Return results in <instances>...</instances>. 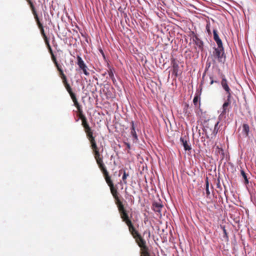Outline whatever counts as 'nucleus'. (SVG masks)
<instances>
[{
	"instance_id": "nucleus-1",
	"label": "nucleus",
	"mask_w": 256,
	"mask_h": 256,
	"mask_svg": "<svg viewBox=\"0 0 256 256\" xmlns=\"http://www.w3.org/2000/svg\"><path fill=\"white\" fill-rule=\"evenodd\" d=\"M90 142L91 144L92 148V149L94 153V158L98 164L99 166V168L103 167L102 160L100 156L99 150L97 147L96 142H95V140L92 139V140L90 141Z\"/></svg>"
},
{
	"instance_id": "nucleus-2",
	"label": "nucleus",
	"mask_w": 256,
	"mask_h": 256,
	"mask_svg": "<svg viewBox=\"0 0 256 256\" xmlns=\"http://www.w3.org/2000/svg\"><path fill=\"white\" fill-rule=\"evenodd\" d=\"M138 246L141 248V256H150L148 252V248L146 246V242L144 240L139 234L134 238Z\"/></svg>"
},
{
	"instance_id": "nucleus-3",
	"label": "nucleus",
	"mask_w": 256,
	"mask_h": 256,
	"mask_svg": "<svg viewBox=\"0 0 256 256\" xmlns=\"http://www.w3.org/2000/svg\"><path fill=\"white\" fill-rule=\"evenodd\" d=\"M28 3L30 4V6L32 8V13L34 15V18L37 22V24L38 25V26L39 27V28L40 29V31H41V33L42 34V35L43 36L46 38V36L44 32V28L42 27V24L39 21V18H38V14L36 12V11L35 10V9H34V7L32 3V2H31V0H26Z\"/></svg>"
},
{
	"instance_id": "nucleus-4",
	"label": "nucleus",
	"mask_w": 256,
	"mask_h": 256,
	"mask_svg": "<svg viewBox=\"0 0 256 256\" xmlns=\"http://www.w3.org/2000/svg\"><path fill=\"white\" fill-rule=\"evenodd\" d=\"M230 99L227 98L226 100L222 104V111L218 116L220 120H222L226 118V113L228 111V106L230 104Z\"/></svg>"
},
{
	"instance_id": "nucleus-5",
	"label": "nucleus",
	"mask_w": 256,
	"mask_h": 256,
	"mask_svg": "<svg viewBox=\"0 0 256 256\" xmlns=\"http://www.w3.org/2000/svg\"><path fill=\"white\" fill-rule=\"evenodd\" d=\"M77 64L79 68L82 70L84 74L86 76H88L90 74L88 72V68L82 60V58L80 56H77Z\"/></svg>"
},
{
	"instance_id": "nucleus-6",
	"label": "nucleus",
	"mask_w": 256,
	"mask_h": 256,
	"mask_svg": "<svg viewBox=\"0 0 256 256\" xmlns=\"http://www.w3.org/2000/svg\"><path fill=\"white\" fill-rule=\"evenodd\" d=\"M221 85L223 89L225 90L226 94H228L227 98L230 99L231 98V90L228 85V82L224 76H223L221 81Z\"/></svg>"
},
{
	"instance_id": "nucleus-7",
	"label": "nucleus",
	"mask_w": 256,
	"mask_h": 256,
	"mask_svg": "<svg viewBox=\"0 0 256 256\" xmlns=\"http://www.w3.org/2000/svg\"><path fill=\"white\" fill-rule=\"evenodd\" d=\"M214 54L216 56V57L218 58L219 62H223L224 61V60H223L224 50L222 46L220 47L218 46V48H215Z\"/></svg>"
},
{
	"instance_id": "nucleus-8",
	"label": "nucleus",
	"mask_w": 256,
	"mask_h": 256,
	"mask_svg": "<svg viewBox=\"0 0 256 256\" xmlns=\"http://www.w3.org/2000/svg\"><path fill=\"white\" fill-rule=\"evenodd\" d=\"M101 170L102 171L104 176H105V180L106 182V183L108 184L110 187H112V186H114L113 183L110 179V178L108 175V172L106 170V168L104 167V165L103 164V167L100 168Z\"/></svg>"
},
{
	"instance_id": "nucleus-9",
	"label": "nucleus",
	"mask_w": 256,
	"mask_h": 256,
	"mask_svg": "<svg viewBox=\"0 0 256 256\" xmlns=\"http://www.w3.org/2000/svg\"><path fill=\"white\" fill-rule=\"evenodd\" d=\"M56 65L57 66L58 70L60 72V74L62 76V78L64 80V84H65V87H66L67 91L68 92V93H70V92H72V89H71V88H70V84H68V82H66V77L65 75L64 74L62 70V69L60 68H59V66H58L57 63L56 62Z\"/></svg>"
},
{
	"instance_id": "nucleus-10",
	"label": "nucleus",
	"mask_w": 256,
	"mask_h": 256,
	"mask_svg": "<svg viewBox=\"0 0 256 256\" xmlns=\"http://www.w3.org/2000/svg\"><path fill=\"white\" fill-rule=\"evenodd\" d=\"M126 224L128 226L129 231L130 234L134 238H136V236H138L139 234L132 226L131 221H128Z\"/></svg>"
},
{
	"instance_id": "nucleus-11",
	"label": "nucleus",
	"mask_w": 256,
	"mask_h": 256,
	"mask_svg": "<svg viewBox=\"0 0 256 256\" xmlns=\"http://www.w3.org/2000/svg\"><path fill=\"white\" fill-rule=\"evenodd\" d=\"M84 128H85L86 132V134L87 136L89 139V140L90 141L92 140V139H94V138L92 136V132L88 125L86 124L84 125Z\"/></svg>"
},
{
	"instance_id": "nucleus-12",
	"label": "nucleus",
	"mask_w": 256,
	"mask_h": 256,
	"mask_svg": "<svg viewBox=\"0 0 256 256\" xmlns=\"http://www.w3.org/2000/svg\"><path fill=\"white\" fill-rule=\"evenodd\" d=\"M131 134L133 138V142H137L138 140V136L136 134L134 124V122H131Z\"/></svg>"
},
{
	"instance_id": "nucleus-13",
	"label": "nucleus",
	"mask_w": 256,
	"mask_h": 256,
	"mask_svg": "<svg viewBox=\"0 0 256 256\" xmlns=\"http://www.w3.org/2000/svg\"><path fill=\"white\" fill-rule=\"evenodd\" d=\"M213 33H214V39L216 41V42L218 45V46L220 47V46H222V43L221 40L220 39V38L218 36V35L217 33V30H214Z\"/></svg>"
},
{
	"instance_id": "nucleus-14",
	"label": "nucleus",
	"mask_w": 256,
	"mask_h": 256,
	"mask_svg": "<svg viewBox=\"0 0 256 256\" xmlns=\"http://www.w3.org/2000/svg\"><path fill=\"white\" fill-rule=\"evenodd\" d=\"M162 205L160 202H154L153 204V210L154 212L160 213L161 212Z\"/></svg>"
},
{
	"instance_id": "nucleus-15",
	"label": "nucleus",
	"mask_w": 256,
	"mask_h": 256,
	"mask_svg": "<svg viewBox=\"0 0 256 256\" xmlns=\"http://www.w3.org/2000/svg\"><path fill=\"white\" fill-rule=\"evenodd\" d=\"M250 132V128L248 124L242 125V133L244 136L246 137L248 136Z\"/></svg>"
},
{
	"instance_id": "nucleus-16",
	"label": "nucleus",
	"mask_w": 256,
	"mask_h": 256,
	"mask_svg": "<svg viewBox=\"0 0 256 256\" xmlns=\"http://www.w3.org/2000/svg\"><path fill=\"white\" fill-rule=\"evenodd\" d=\"M120 216L121 218L122 219L123 221L125 222L126 224H127L128 221H130L128 219V216L126 212L124 210H120Z\"/></svg>"
},
{
	"instance_id": "nucleus-17",
	"label": "nucleus",
	"mask_w": 256,
	"mask_h": 256,
	"mask_svg": "<svg viewBox=\"0 0 256 256\" xmlns=\"http://www.w3.org/2000/svg\"><path fill=\"white\" fill-rule=\"evenodd\" d=\"M180 140L182 142L183 146L186 150H190L191 149L190 146L188 144L186 140H184V138H180Z\"/></svg>"
},
{
	"instance_id": "nucleus-18",
	"label": "nucleus",
	"mask_w": 256,
	"mask_h": 256,
	"mask_svg": "<svg viewBox=\"0 0 256 256\" xmlns=\"http://www.w3.org/2000/svg\"><path fill=\"white\" fill-rule=\"evenodd\" d=\"M195 43L196 45L200 49H202L203 48V42L200 38L197 37H196Z\"/></svg>"
},
{
	"instance_id": "nucleus-19",
	"label": "nucleus",
	"mask_w": 256,
	"mask_h": 256,
	"mask_svg": "<svg viewBox=\"0 0 256 256\" xmlns=\"http://www.w3.org/2000/svg\"><path fill=\"white\" fill-rule=\"evenodd\" d=\"M110 190L111 193L112 194L114 198H116V200H118V196H117L118 192H117L116 190L114 188V186L110 187Z\"/></svg>"
},
{
	"instance_id": "nucleus-20",
	"label": "nucleus",
	"mask_w": 256,
	"mask_h": 256,
	"mask_svg": "<svg viewBox=\"0 0 256 256\" xmlns=\"http://www.w3.org/2000/svg\"><path fill=\"white\" fill-rule=\"evenodd\" d=\"M129 176L128 174L126 173L125 170H124L123 176H122V180L123 183L125 184H127L126 178Z\"/></svg>"
},
{
	"instance_id": "nucleus-21",
	"label": "nucleus",
	"mask_w": 256,
	"mask_h": 256,
	"mask_svg": "<svg viewBox=\"0 0 256 256\" xmlns=\"http://www.w3.org/2000/svg\"><path fill=\"white\" fill-rule=\"evenodd\" d=\"M240 173H241V174H242V176L243 178H244V180L245 183H246V184H248V178H247L246 174L244 172V170H241V171H240Z\"/></svg>"
},
{
	"instance_id": "nucleus-22",
	"label": "nucleus",
	"mask_w": 256,
	"mask_h": 256,
	"mask_svg": "<svg viewBox=\"0 0 256 256\" xmlns=\"http://www.w3.org/2000/svg\"><path fill=\"white\" fill-rule=\"evenodd\" d=\"M74 105L76 107V108L79 110H80V104L77 101V100H74Z\"/></svg>"
},
{
	"instance_id": "nucleus-23",
	"label": "nucleus",
	"mask_w": 256,
	"mask_h": 256,
	"mask_svg": "<svg viewBox=\"0 0 256 256\" xmlns=\"http://www.w3.org/2000/svg\"><path fill=\"white\" fill-rule=\"evenodd\" d=\"M69 94H70V97H71V98H72V100L73 101L74 100H76V97L75 94L72 92H70Z\"/></svg>"
},
{
	"instance_id": "nucleus-24",
	"label": "nucleus",
	"mask_w": 256,
	"mask_h": 256,
	"mask_svg": "<svg viewBox=\"0 0 256 256\" xmlns=\"http://www.w3.org/2000/svg\"><path fill=\"white\" fill-rule=\"evenodd\" d=\"M206 192L208 195L210 194V192L208 189V182H206Z\"/></svg>"
},
{
	"instance_id": "nucleus-25",
	"label": "nucleus",
	"mask_w": 256,
	"mask_h": 256,
	"mask_svg": "<svg viewBox=\"0 0 256 256\" xmlns=\"http://www.w3.org/2000/svg\"><path fill=\"white\" fill-rule=\"evenodd\" d=\"M108 74H109V76L112 79L114 76V74L112 70L108 72Z\"/></svg>"
},
{
	"instance_id": "nucleus-26",
	"label": "nucleus",
	"mask_w": 256,
	"mask_h": 256,
	"mask_svg": "<svg viewBox=\"0 0 256 256\" xmlns=\"http://www.w3.org/2000/svg\"><path fill=\"white\" fill-rule=\"evenodd\" d=\"M218 124V122H217L214 126V132H216V133L217 132V130H216V127H217Z\"/></svg>"
},
{
	"instance_id": "nucleus-27",
	"label": "nucleus",
	"mask_w": 256,
	"mask_h": 256,
	"mask_svg": "<svg viewBox=\"0 0 256 256\" xmlns=\"http://www.w3.org/2000/svg\"><path fill=\"white\" fill-rule=\"evenodd\" d=\"M126 147L128 148V149L130 148V145L129 143H126Z\"/></svg>"
},
{
	"instance_id": "nucleus-28",
	"label": "nucleus",
	"mask_w": 256,
	"mask_h": 256,
	"mask_svg": "<svg viewBox=\"0 0 256 256\" xmlns=\"http://www.w3.org/2000/svg\"><path fill=\"white\" fill-rule=\"evenodd\" d=\"M210 78L211 79V81H210V84H212L214 83V80H212V77H210Z\"/></svg>"
},
{
	"instance_id": "nucleus-29",
	"label": "nucleus",
	"mask_w": 256,
	"mask_h": 256,
	"mask_svg": "<svg viewBox=\"0 0 256 256\" xmlns=\"http://www.w3.org/2000/svg\"><path fill=\"white\" fill-rule=\"evenodd\" d=\"M197 100H197V98H194V104H196V103L197 102Z\"/></svg>"
},
{
	"instance_id": "nucleus-30",
	"label": "nucleus",
	"mask_w": 256,
	"mask_h": 256,
	"mask_svg": "<svg viewBox=\"0 0 256 256\" xmlns=\"http://www.w3.org/2000/svg\"><path fill=\"white\" fill-rule=\"evenodd\" d=\"M206 30H208V32H210V30H209V28H208V25H207V26H206Z\"/></svg>"
},
{
	"instance_id": "nucleus-31",
	"label": "nucleus",
	"mask_w": 256,
	"mask_h": 256,
	"mask_svg": "<svg viewBox=\"0 0 256 256\" xmlns=\"http://www.w3.org/2000/svg\"><path fill=\"white\" fill-rule=\"evenodd\" d=\"M224 232L226 234V230H225V229H224Z\"/></svg>"
},
{
	"instance_id": "nucleus-32",
	"label": "nucleus",
	"mask_w": 256,
	"mask_h": 256,
	"mask_svg": "<svg viewBox=\"0 0 256 256\" xmlns=\"http://www.w3.org/2000/svg\"><path fill=\"white\" fill-rule=\"evenodd\" d=\"M214 82L217 83V82H218L217 80H214Z\"/></svg>"
},
{
	"instance_id": "nucleus-33",
	"label": "nucleus",
	"mask_w": 256,
	"mask_h": 256,
	"mask_svg": "<svg viewBox=\"0 0 256 256\" xmlns=\"http://www.w3.org/2000/svg\"><path fill=\"white\" fill-rule=\"evenodd\" d=\"M122 172V170H120V173H121V172Z\"/></svg>"
}]
</instances>
